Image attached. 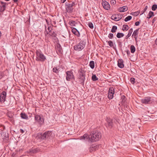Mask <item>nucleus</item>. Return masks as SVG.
Wrapping results in <instances>:
<instances>
[{
  "label": "nucleus",
  "mask_w": 157,
  "mask_h": 157,
  "mask_svg": "<svg viewBox=\"0 0 157 157\" xmlns=\"http://www.w3.org/2000/svg\"><path fill=\"white\" fill-rule=\"evenodd\" d=\"M53 71L54 72L57 74L59 72V71L58 69H57V68L56 67H54L53 68Z\"/></svg>",
  "instance_id": "35"
},
{
  "label": "nucleus",
  "mask_w": 157,
  "mask_h": 157,
  "mask_svg": "<svg viewBox=\"0 0 157 157\" xmlns=\"http://www.w3.org/2000/svg\"><path fill=\"white\" fill-rule=\"evenodd\" d=\"M20 115L22 119H27L28 118V116L25 113H21L20 114Z\"/></svg>",
  "instance_id": "20"
},
{
  "label": "nucleus",
  "mask_w": 157,
  "mask_h": 157,
  "mask_svg": "<svg viewBox=\"0 0 157 157\" xmlns=\"http://www.w3.org/2000/svg\"><path fill=\"white\" fill-rule=\"evenodd\" d=\"M135 79L133 78H131L130 79V81L131 82L134 84L135 83Z\"/></svg>",
  "instance_id": "42"
},
{
  "label": "nucleus",
  "mask_w": 157,
  "mask_h": 157,
  "mask_svg": "<svg viewBox=\"0 0 157 157\" xmlns=\"http://www.w3.org/2000/svg\"><path fill=\"white\" fill-rule=\"evenodd\" d=\"M132 18V17L131 16H128L125 18V19H124V21L126 22L128 21L131 20Z\"/></svg>",
  "instance_id": "30"
},
{
  "label": "nucleus",
  "mask_w": 157,
  "mask_h": 157,
  "mask_svg": "<svg viewBox=\"0 0 157 157\" xmlns=\"http://www.w3.org/2000/svg\"><path fill=\"white\" fill-rule=\"evenodd\" d=\"M49 35H50V36L53 37H55L57 35V34L56 32L53 31L52 33L51 34L50 33Z\"/></svg>",
  "instance_id": "34"
},
{
  "label": "nucleus",
  "mask_w": 157,
  "mask_h": 157,
  "mask_svg": "<svg viewBox=\"0 0 157 157\" xmlns=\"http://www.w3.org/2000/svg\"><path fill=\"white\" fill-rule=\"evenodd\" d=\"M155 18H154L153 20V22H154L155 21Z\"/></svg>",
  "instance_id": "55"
},
{
  "label": "nucleus",
  "mask_w": 157,
  "mask_h": 157,
  "mask_svg": "<svg viewBox=\"0 0 157 157\" xmlns=\"http://www.w3.org/2000/svg\"><path fill=\"white\" fill-rule=\"evenodd\" d=\"M66 79L68 81L74 79V76L73 73L71 71H68L66 72Z\"/></svg>",
  "instance_id": "9"
},
{
  "label": "nucleus",
  "mask_w": 157,
  "mask_h": 157,
  "mask_svg": "<svg viewBox=\"0 0 157 157\" xmlns=\"http://www.w3.org/2000/svg\"><path fill=\"white\" fill-rule=\"evenodd\" d=\"M78 30L75 28H73L72 29L71 32H72V33L75 34V33L77 32Z\"/></svg>",
  "instance_id": "37"
},
{
  "label": "nucleus",
  "mask_w": 157,
  "mask_h": 157,
  "mask_svg": "<svg viewBox=\"0 0 157 157\" xmlns=\"http://www.w3.org/2000/svg\"><path fill=\"white\" fill-rule=\"evenodd\" d=\"M155 44L157 45V38L156 39L155 41Z\"/></svg>",
  "instance_id": "53"
},
{
  "label": "nucleus",
  "mask_w": 157,
  "mask_h": 157,
  "mask_svg": "<svg viewBox=\"0 0 157 157\" xmlns=\"http://www.w3.org/2000/svg\"><path fill=\"white\" fill-rule=\"evenodd\" d=\"M117 29V26L114 25L113 26L111 30V32L112 33H115Z\"/></svg>",
  "instance_id": "26"
},
{
  "label": "nucleus",
  "mask_w": 157,
  "mask_h": 157,
  "mask_svg": "<svg viewBox=\"0 0 157 157\" xmlns=\"http://www.w3.org/2000/svg\"><path fill=\"white\" fill-rule=\"evenodd\" d=\"M66 0H61V2L62 3H64Z\"/></svg>",
  "instance_id": "50"
},
{
  "label": "nucleus",
  "mask_w": 157,
  "mask_h": 157,
  "mask_svg": "<svg viewBox=\"0 0 157 157\" xmlns=\"http://www.w3.org/2000/svg\"><path fill=\"white\" fill-rule=\"evenodd\" d=\"M117 65L119 67L122 68L124 67L123 61L122 59H119L117 62Z\"/></svg>",
  "instance_id": "16"
},
{
  "label": "nucleus",
  "mask_w": 157,
  "mask_h": 157,
  "mask_svg": "<svg viewBox=\"0 0 157 157\" xmlns=\"http://www.w3.org/2000/svg\"><path fill=\"white\" fill-rule=\"evenodd\" d=\"M36 60L38 61L43 62L46 59V56L40 49L36 50Z\"/></svg>",
  "instance_id": "2"
},
{
  "label": "nucleus",
  "mask_w": 157,
  "mask_h": 157,
  "mask_svg": "<svg viewBox=\"0 0 157 157\" xmlns=\"http://www.w3.org/2000/svg\"><path fill=\"white\" fill-rule=\"evenodd\" d=\"M88 26L91 29H92L94 28V25L91 22H89L88 24Z\"/></svg>",
  "instance_id": "36"
},
{
  "label": "nucleus",
  "mask_w": 157,
  "mask_h": 157,
  "mask_svg": "<svg viewBox=\"0 0 157 157\" xmlns=\"http://www.w3.org/2000/svg\"><path fill=\"white\" fill-rule=\"evenodd\" d=\"M102 4L103 8L106 10H108L110 8V5L109 3L106 1H102Z\"/></svg>",
  "instance_id": "13"
},
{
  "label": "nucleus",
  "mask_w": 157,
  "mask_h": 157,
  "mask_svg": "<svg viewBox=\"0 0 157 157\" xmlns=\"http://www.w3.org/2000/svg\"><path fill=\"white\" fill-rule=\"evenodd\" d=\"M89 66L92 69H93L94 67V62L93 61H91L90 62Z\"/></svg>",
  "instance_id": "28"
},
{
  "label": "nucleus",
  "mask_w": 157,
  "mask_h": 157,
  "mask_svg": "<svg viewBox=\"0 0 157 157\" xmlns=\"http://www.w3.org/2000/svg\"><path fill=\"white\" fill-rule=\"evenodd\" d=\"M125 98V97L124 96H123L121 97V99L122 100V102H123V103H124L126 101Z\"/></svg>",
  "instance_id": "38"
},
{
  "label": "nucleus",
  "mask_w": 157,
  "mask_h": 157,
  "mask_svg": "<svg viewBox=\"0 0 157 157\" xmlns=\"http://www.w3.org/2000/svg\"><path fill=\"white\" fill-rule=\"evenodd\" d=\"M92 79L93 81H96L98 80V78L95 75H93L92 77Z\"/></svg>",
  "instance_id": "31"
},
{
  "label": "nucleus",
  "mask_w": 157,
  "mask_h": 157,
  "mask_svg": "<svg viewBox=\"0 0 157 157\" xmlns=\"http://www.w3.org/2000/svg\"><path fill=\"white\" fill-rule=\"evenodd\" d=\"M76 22L75 21H71L69 22V24L71 26H75Z\"/></svg>",
  "instance_id": "29"
},
{
  "label": "nucleus",
  "mask_w": 157,
  "mask_h": 157,
  "mask_svg": "<svg viewBox=\"0 0 157 157\" xmlns=\"http://www.w3.org/2000/svg\"><path fill=\"white\" fill-rule=\"evenodd\" d=\"M61 49L60 48H59V51L60 52H61Z\"/></svg>",
  "instance_id": "54"
},
{
  "label": "nucleus",
  "mask_w": 157,
  "mask_h": 157,
  "mask_svg": "<svg viewBox=\"0 0 157 157\" xmlns=\"http://www.w3.org/2000/svg\"><path fill=\"white\" fill-rule=\"evenodd\" d=\"M157 8V5L156 4H154L151 7L152 10L153 11H155Z\"/></svg>",
  "instance_id": "33"
},
{
  "label": "nucleus",
  "mask_w": 157,
  "mask_h": 157,
  "mask_svg": "<svg viewBox=\"0 0 157 157\" xmlns=\"http://www.w3.org/2000/svg\"><path fill=\"white\" fill-rule=\"evenodd\" d=\"M101 137L100 132L98 131H93L89 136L87 134H85L80 137V140H84L89 142L97 141L99 140Z\"/></svg>",
  "instance_id": "1"
},
{
  "label": "nucleus",
  "mask_w": 157,
  "mask_h": 157,
  "mask_svg": "<svg viewBox=\"0 0 157 157\" xmlns=\"http://www.w3.org/2000/svg\"><path fill=\"white\" fill-rule=\"evenodd\" d=\"M86 42L82 40L79 43L77 44L74 46V49L77 51L82 50L85 47Z\"/></svg>",
  "instance_id": "4"
},
{
  "label": "nucleus",
  "mask_w": 157,
  "mask_h": 157,
  "mask_svg": "<svg viewBox=\"0 0 157 157\" xmlns=\"http://www.w3.org/2000/svg\"><path fill=\"white\" fill-rule=\"evenodd\" d=\"M139 30V29H138L135 30L132 35V36H133L134 37L136 40H137V38H138V34Z\"/></svg>",
  "instance_id": "18"
},
{
  "label": "nucleus",
  "mask_w": 157,
  "mask_h": 157,
  "mask_svg": "<svg viewBox=\"0 0 157 157\" xmlns=\"http://www.w3.org/2000/svg\"><path fill=\"white\" fill-rule=\"evenodd\" d=\"M154 15V12L150 11L149 12V13L148 15V16L147 18L148 19L151 18L152 16Z\"/></svg>",
  "instance_id": "24"
},
{
  "label": "nucleus",
  "mask_w": 157,
  "mask_h": 157,
  "mask_svg": "<svg viewBox=\"0 0 157 157\" xmlns=\"http://www.w3.org/2000/svg\"><path fill=\"white\" fill-rule=\"evenodd\" d=\"M147 6H146L144 8V9L143 10V11H142L141 12V13L140 14V15H142V14H143L144 12L147 10Z\"/></svg>",
  "instance_id": "40"
},
{
  "label": "nucleus",
  "mask_w": 157,
  "mask_h": 157,
  "mask_svg": "<svg viewBox=\"0 0 157 157\" xmlns=\"http://www.w3.org/2000/svg\"><path fill=\"white\" fill-rule=\"evenodd\" d=\"M114 93V89L113 87H110L108 93V98L109 99H112L113 98Z\"/></svg>",
  "instance_id": "10"
},
{
  "label": "nucleus",
  "mask_w": 157,
  "mask_h": 157,
  "mask_svg": "<svg viewBox=\"0 0 157 157\" xmlns=\"http://www.w3.org/2000/svg\"><path fill=\"white\" fill-rule=\"evenodd\" d=\"M6 93L5 91H3L0 96V101L1 102H4L6 101Z\"/></svg>",
  "instance_id": "11"
},
{
  "label": "nucleus",
  "mask_w": 157,
  "mask_h": 157,
  "mask_svg": "<svg viewBox=\"0 0 157 157\" xmlns=\"http://www.w3.org/2000/svg\"><path fill=\"white\" fill-rule=\"evenodd\" d=\"M74 4L75 3L73 2L71 3H69L66 5V9L67 13H71L73 12V6Z\"/></svg>",
  "instance_id": "8"
},
{
  "label": "nucleus",
  "mask_w": 157,
  "mask_h": 157,
  "mask_svg": "<svg viewBox=\"0 0 157 157\" xmlns=\"http://www.w3.org/2000/svg\"><path fill=\"white\" fill-rule=\"evenodd\" d=\"M7 115L8 117L10 118V120L11 121H13V114L12 113H11L8 112L7 113Z\"/></svg>",
  "instance_id": "19"
},
{
  "label": "nucleus",
  "mask_w": 157,
  "mask_h": 157,
  "mask_svg": "<svg viewBox=\"0 0 157 157\" xmlns=\"http://www.w3.org/2000/svg\"><path fill=\"white\" fill-rule=\"evenodd\" d=\"M6 5H1L0 6V11L1 12H4L6 8Z\"/></svg>",
  "instance_id": "22"
},
{
  "label": "nucleus",
  "mask_w": 157,
  "mask_h": 157,
  "mask_svg": "<svg viewBox=\"0 0 157 157\" xmlns=\"http://www.w3.org/2000/svg\"><path fill=\"white\" fill-rule=\"evenodd\" d=\"M35 123L40 125H42L44 123V119L42 115H36L35 116Z\"/></svg>",
  "instance_id": "5"
},
{
  "label": "nucleus",
  "mask_w": 157,
  "mask_h": 157,
  "mask_svg": "<svg viewBox=\"0 0 157 157\" xmlns=\"http://www.w3.org/2000/svg\"><path fill=\"white\" fill-rule=\"evenodd\" d=\"M108 37L110 39H112L113 37V34L112 33H110L109 34Z\"/></svg>",
  "instance_id": "39"
},
{
  "label": "nucleus",
  "mask_w": 157,
  "mask_h": 157,
  "mask_svg": "<svg viewBox=\"0 0 157 157\" xmlns=\"http://www.w3.org/2000/svg\"><path fill=\"white\" fill-rule=\"evenodd\" d=\"M19 0H13L14 2L16 3Z\"/></svg>",
  "instance_id": "52"
},
{
  "label": "nucleus",
  "mask_w": 157,
  "mask_h": 157,
  "mask_svg": "<svg viewBox=\"0 0 157 157\" xmlns=\"http://www.w3.org/2000/svg\"><path fill=\"white\" fill-rule=\"evenodd\" d=\"M133 32V29L132 28L130 29L128 31V35L125 36V39H128L131 36Z\"/></svg>",
  "instance_id": "21"
},
{
  "label": "nucleus",
  "mask_w": 157,
  "mask_h": 157,
  "mask_svg": "<svg viewBox=\"0 0 157 157\" xmlns=\"http://www.w3.org/2000/svg\"><path fill=\"white\" fill-rule=\"evenodd\" d=\"M141 102L145 104H151L153 102V99H151L149 96L146 97L141 100Z\"/></svg>",
  "instance_id": "7"
},
{
  "label": "nucleus",
  "mask_w": 157,
  "mask_h": 157,
  "mask_svg": "<svg viewBox=\"0 0 157 157\" xmlns=\"http://www.w3.org/2000/svg\"><path fill=\"white\" fill-rule=\"evenodd\" d=\"M128 10V8L127 6H124L119 7L118 9V11L120 12H122L126 11Z\"/></svg>",
  "instance_id": "17"
},
{
  "label": "nucleus",
  "mask_w": 157,
  "mask_h": 157,
  "mask_svg": "<svg viewBox=\"0 0 157 157\" xmlns=\"http://www.w3.org/2000/svg\"><path fill=\"white\" fill-rule=\"evenodd\" d=\"M100 147V145H92L89 148L90 151L91 152L98 149Z\"/></svg>",
  "instance_id": "14"
},
{
  "label": "nucleus",
  "mask_w": 157,
  "mask_h": 157,
  "mask_svg": "<svg viewBox=\"0 0 157 157\" xmlns=\"http://www.w3.org/2000/svg\"><path fill=\"white\" fill-rule=\"evenodd\" d=\"M77 37H79L80 36V33L78 31L74 34Z\"/></svg>",
  "instance_id": "41"
},
{
  "label": "nucleus",
  "mask_w": 157,
  "mask_h": 157,
  "mask_svg": "<svg viewBox=\"0 0 157 157\" xmlns=\"http://www.w3.org/2000/svg\"><path fill=\"white\" fill-rule=\"evenodd\" d=\"M140 22L139 21H137L135 23V25L136 26H138L140 24Z\"/></svg>",
  "instance_id": "45"
},
{
  "label": "nucleus",
  "mask_w": 157,
  "mask_h": 157,
  "mask_svg": "<svg viewBox=\"0 0 157 157\" xmlns=\"http://www.w3.org/2000/svg\"><path fill=\"white\" fill-rule=\"evenodd\" d=\"M126 52L128 55H129L130 54V52L129 50H127L126 51Z\"/></svg>",
  "instance_id": "48"
},
{
  "label": "nucleus",
  "mask_w": 157,
  "mask_h": 157,
  "mask_svg": "<svg viewBox=\"0 0 157 157\" xmlns=\"http://www.w3.org/2000/svg\"><path fill=\"white\" fill-rule=\"evenodd\" d=\"M86 71L81 68L78 71V78L79 79V82L81 84H83L85 80Z\"/></svg>",
  "instance_id": "3"
},
{
  "label": "nucleus",
  "mask_w": 157,
  "mask_h": 157,
  "mask_svg": "<svg viewBox=\"0 0 157 157\" xmlns=\"http://www.w3.org/2000/svg\"><path fill=\"white\" fill-rule=\"evenodd\" d=\"M106 42H108L110 47H112L113 46V42L111 40L107 41Z\"/></svg>",
  "instance_id": "32"
},
{
  "label": "nucleus",
  "mask_w": 157,
  "mask_h": 157,
  "mask_svg": "<svg viewBox=\"0 0 157 157\" xmlns=\"http://www.w3.org/2000/svg\"><path fill=\"white\" fill-rule=\"evenodd\" d=\"M130 51L132 53H134L136 51V48L134 46L132 45L130 46Z\"/></svg>",
  "instance_id": "25"
},
{
  "label": "nucleus",
  "mask_w": 157,
  "mask_h": 157,
  "mask_svg": "<svg viewBox=\"0 0 157 157\" xmlns=\"http://www.w3.org/2000/svg\"><path fill=\"white\" fill-rule=\"evenodd\" d=\"M49 34V33L48 32V31H47L46 30V31H45V35L46 36H47V35L48 34Z\"/></svg>",
  "instance_id": "49"
},
{
  "label": "nucleus",
  "mask_w": 157,
  "mask_h": 157,
  "mask_svg": "<svg viewBox=\"0 0 157 157\" xmlns=\"http://www.w3.org/2000/svg\"><path fill=\"white\" fill-rule=\"evenodd\" d=\"M20 131V132L22 133H24L25 132L22 129H21Z\"/></svg>",
  "instance_id": "47"
},
{
  "label": "nucleus",
  "mask_w": 157,
  "mask_h": 157,
  "mask_svg": "<svg viewBox=\"0 0 157 157\" xmlns=\"http://www.w3.org/2000/svg\"><path fill=\"white\" fill-rule=\"evenodd\" d=\"M106 121L108 124L109 127L110 128H111L113 127V122L112 120L109 118L107 117L106 118Z\"/></svg>",
  "instance_id": "15"
},
{
  "label": "nucleus",
  "mask_w": 157,
  "mask_h": 157,
  "mask_svg": "<svg viewBox=\"0 0 157 157\" xmlns=\"http://www.w3.org/2000/svg\"><path fill=\"white\" fill-rule=\"evenodd\" d=\"M135 15L136 16L137 15L139 14V13L138 12H135L134 13Z\"/></svg>",
  "instance_id": "51"
},
{
  "label": "nucleus",
  "mask_w": 157,
  "mask_h": 157,
  "mask_svg": "<svg viewBox=\"0 0 157 157\" xmlns=\"http://www.w3.org/2000/svg\"><path fill=\"white\" fill-rule=\"evenodd\" d=\"M5 1H9L10 0H4Z\"/></svg>",
  "instance_id": "56"
},
{
  "label": "nucleus",
  "mask_w": 157,
  "mask_h": 157,
  "mask_svg": "<svg viewBox=\"0 0 157 157\" xmlns=\"http://www.w3.org/2000/svg\"><path fill=\"white\" fill-rule=\"evenodd\" d=\"M52 134L51 131H48L46 132L43 134H39L37 135V137L41 139L42 140L48 139Z\"/></svg>",
  "instance_id": "6"
},
{
  "label": "nucleus",
  "mask_w": 157,
  "mask_h": 157,
  "mask_svg": "<svg viewBox=\"0 0 157 157\" xmlns=\"http://www.w3.org/2000/svg\"><path fill=\"white\" fill-rule=\"evenodd\" d=\"M124 36V34L122 33H118L117 34V37L119 38L123 37Z\"/></svg>",
  "instance_id": "27"
},
{
  "label": "nucleus",
  "mask_w": 157,
  "mask_h": 157,
  "mask_svg": "<svg viewBox=\"0 0 157 157\" xmlns=\"http://www.w3.org/2000/svg\"><path fill=\"white\" fill-rule=\"evenodd\" d=\"M129 29V27L128 25H123L122 30L123 31H127Z\"/></svg>",
  "instance_id": "23"
},
{
  "label": "nucleus",
  "mask_w": 157,
  "mask_h": 157,
  "mask_svg": "<svg viewBox=\"0 0 157 157\" xmlns=\"http://www.w3.org/2000/svg\"><path fill=\"white\" fill-rule=\"evenodd\" d=\"M122 18V17L121 15L116 14L113 15L111 17V18L116 21H118Z\"/></svg>",
  "instance_id": "12"
},
{
  "label": "nucleus",
  "mask_w": 157,
  "mask_h": 157,
  "mask_svg": "<svg viewBox=\"0 0 157 157\" xmlns=\"http://www.w3.org/2000/svg\"><path fill=\"white\" fill-rule=\"evenodd\" d=\"M48 30L49 32H50L52 30V29L50 26H48Z\"/></svg>",
  "instance_id": "44"
},
{
  "label": "nucleus",
  "mask_w": 157,
  "mask_h": 157,
  "mask_svg": "<svg viewBox=\"0 0 157 157\" xmlns=\"http://www.w3.org/2000/svg\"><path fill=\"white\" fill-rule=\"evenodd\" d=\"M110 2L111 4L114 5L116 3V1L115 0H111Z\"/></svg>",
  "instance_id": "43"
},
{
  "label": "nucleus",
  "mask_w": 157,
  "mask_h": 157,
  "mask_svg": "<svg viewBox=\"0 0 157 157\" xmlns=\"http://www.w3.org/2000/svg\"><path fill=\"white\" fill-rule=\"evenodd\" d=\"M1 3L2 4V5H7V3L6 2H1Z\"/></svg>",
  "instance_id": "46"
}]
</instances>
